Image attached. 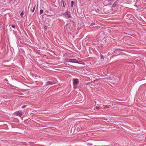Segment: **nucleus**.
<instances>
[{
  "mask_svg": "<svg viewBox=\"0 0 146 146\" xmlns=\"http://www.w3.org/2000/svg\"><path fill=\"white\" fill-rule=\"evenodd\" d=\"M64 17L66 19H69L72 17L70 12L68 11H66L63 14Z\"/></svg>",
  "mask_w": 146,
  "mask_h": 146,
  "instance_id": "f257e3e1",
  "label": "nucleus"
},
{
  "mask_svg": "<svg viewBox=\"0 0 146 146\" xmlns=\"http://www.w3.org/2000/svg\"><path fill=\"white\" fill-rule=\"evenodd\" d=\"M13 114L15 115L21 117L22 114V112L21 111H15Z\"/></svg>",
  "mask_w": 146,
  "mask_h": 146,
  "instance_id": "f03ea898",
  "label": "nucleus"
},
{
  "mask_svg": "<svg viewBox=\"0 0 146 146\" xmlns=\"http://www.w3.org/2000/svg\"><path fill=\"white\" fill-rule=\"evenodd\" d=\"M67 62H71L72 63H78V61L76 59H69L67 60Z\"/></svg>",
  "mask_w": 146,
  "mask_h": 146,
  "instance_id": "7ed1b4c3",
  "label": "nucleus"
},
{
  "mask_svg": "<svg viewBox=\"0 0 146 146\" xmlns=\"http://www.w3.org/2000/svg\"><path fill=\"white\" fill-rule=\"evenodd\" d=\"M56 83L54 81H48L46 82V85H53L55 84Z\"/></svg>",
  "mask_w": 146,
  "mask_h": 146,
  "instance_id": "20e7f679",
  "label": "nucleus"
},
{
  "mask_svg": "<svg viewBox=\"0 0 146 146\" xmlns=\"http://www.w3.org/2000/svg\"><path fill=\"white\" fill-rule=\"evenodd\" d=\"M79 83V81L77 79H74L73 80V84L74 85H77Z\"/></svg>",
  "mask_w": 146,
  "mask_h": 146,
  "instance_id": "39448f33",
  "label": "nucleus"
},
{
  "mask_svg": "<svg viewBox=\"0 0 146 146\" xmlns=\"http://www.w3.org/2000/svg\"><path fill=\"white\" fill-rule=\"evenodd\" d=\"M104 108L105 109L108 108H109V105H105V106L104 105Z\"/></svg>",
  "mask_w": 146,
  "mask_h": 146,
  "instance_id": "423d86ee",
  "label": "nucleus"
},
{
  "mask_svg": "<svg viewBox=\"0 0 146 146\" xmlns=\"http://www.w3.org/2000/svg\"><path fill=\"white\" fill-rule=\"evenodd\" d=\"M74 5V2L73 1H72L71 2V5L70 6L71 7H73Z\"/></svg>",
  "mask_w": 146,
  "mask_h": 146,
  "instance_id": "0eeeda50",
  "label": "nucleus"
},
{
  "mask_svg": "<svg viewBox=\"0 0 146 146\" xmlns=\"http://www.w3.org/2000/svg\"><path fill=\"white\" fill-rule=\"evenodd\" d=\"M43 10H40V14L41 15L43 13Z\"/></svg>",
  "mask_w": 146,
  "mask_h": 146,
  "instance_id": "6e6552de",
  "label": "nucleus"
},
{
  "mask_svg": "<svg viewBox=\"0 0 146 146\" xmlns=\"http://www.w3.org/2000/svg\"><path fill=\"white\" fill-rule=\"evenodd\" d=\"M48 28V27L46 25H44V29H45V30H46V29H47Z\"/></svg>",
  "mask_w": 146,
  "mask_h": 146,
  "instance_id": "1a4fd4ad",
  "label": "nucleus"
},
{
  "mask_svg": "<svg viewBox=\"0 0 146 146\" xmlns=\"http://www.w3.org/2000/svg\"><path fill=\"white\" fill-rule=\"evenodd\" d=\"M116 2H115L112 5V7H115L116 6Z\"/></svg>",
  "mask_w": 146,
  "mask_h": 146,
  "instance_id": "9d476101",
  "label": "nucleus"
},
{
  "mask_svg": "<svg viewBox=\"0 0 146 146\" xmlns=\"http://www.w3.org/2000/svg\"><path fill=\"white\" fill-rule=\"evenodd\" d=\"M35 7H36L35 6H34V7H33V9L32 11V13H33L34 12V11L35 10Z\"/></svg>",
  "mask_w": 146,
  "mask_h": 146,
  "instance_id": "9b49d317",
  "label": "nucleus"
},
{
  "mask_svg": "<svg viewBox=\"0 0 146 146\" xmlns=\"http://www.w3.org/2000/svg\"><path fill=\"white\" fill-rule=\"evenodd\" d=\"M24 15V13L23 11L21 13L20 16L21 17H22L23 16V15Z\"/></svg>",
  "mask_w": 146,
  "mask_h": 146,
  "instance_id": "f8f14e48",
  "label": "nucleus"
},
{
  "mask_svg": "<svg viewBox=\"0 0 146 146\" xmlns=\"http://www.w3.org/2000/svg\"><path fill=\"white\" fill-rule=\"evenodd\" d=\"M27 106L26 105H24L22 106V108H25Z\"/></svg>",
  "mask_w": 146,
  "mask_h": 146,
  "instance_id": "ddd939ff",
  "label": "nucleus"
},
{
  "mask_svg": "<svg viewBox=\"0 0 146 146\" xmlns=\"http://www.w3.org/2000/svg\"><path fill=\"white\" fill-rule=\"evenodd\" d=\"M96 11L97 12H98L100 11V9H97V10H96Z\"/></svg>",
  "mask_w": 146,
  "mask_h": 146,
  "instance_id": "4468645a",
  "label": "nucleus"
},
{
  "mask_svg": "<svg viewBox=\"0 0 146 146\" xmlns=\"http://www.w3.org/2000/svg\"><path fill=\"white\" fill-rule=\"evenodd\" d=\"M100 57H101V59H104V58H103V56L102 55H100Z\"/></svg>",
  "mask_w": 146,
  "mask_h": 146,
  "instance_id": "2eb2a0df",
  "label": "nucleus"
},
{
  "mask_svg": "<svg viewBox=\"0 0 146 146\" xmlns=\"http://www.w3.org/2000/svg\"><path fill=\"white\" fill-rule=\"evenodd\" d=\"M11 27H12L13 28H15V25H11Z\"/></svg>",
  "mask_w": 146,
  "mask_h": 146,
  "instance_id": "dca6fc26",
  "label": "nucleus"
},
{
  "mask_svg": "<svg viewBox=\"0 0 146 146\" xmlns=\"http://www.w3.org/2000/svg\"><path fill=\"white\" fill-rule=\"evenodd\" d=\"M63 3V7H65V5H64V2H63V3Z\"/></svg>",
  "mask_w": 146,
  "mask_h": 146,
  "instance_id": "f3484780",
  "label": "nucleus"
},
{
  "mask_svg": "<svg viewBox=\"0 0 146 146\" xmlns=\"http://www.w3.org/2000/svg\"><path fill=\"white\" fill-rule=\"evenodd\" d=\"M96 108L98 109H100V108L99 107H96Z\"/></svg>",
  "mask_w": 146,
  "mask_h": 146,
  "instance_id": "a211bd4d",
  "label": "nucleus"
},
{
  "mask_svg": "<svg viewBox=\"0 0 146 146\" xmlns=\"http://www.w3.org/2000/svg\"><path fill=\"white\" fill-rule=\"evenodd\" d=\"M109 0V1H111V2H113V0Z\"/></svg>",
  "mask_w": 146,
  "mask_h": 146,
  "instance_id": "6ab92c4d",
  "label": "nucleus"
},
{
  "mask_svg": "<svg viewBox=\"0 0 146 146\" xmlns=\"http://www.w3.org/2000/svg\"><path fill=\"white\" fill-rule=\"evenodd\" d=\"M91 25H93V24H91Z\"/></svg>",
  "mask_w": 146,
  "mask_h": 146,
  "instance_id": "aec40b11",
  "label": "nucleus"
}]
</instances>
